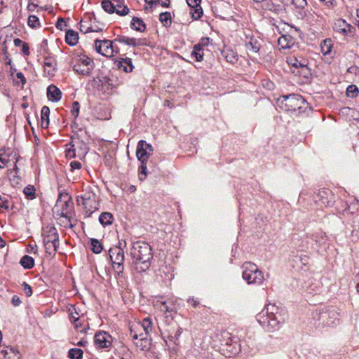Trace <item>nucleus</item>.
<instances>
[{
  "label": "nucleus",
  "instance_id": "f257e3e1",
  "mask_svg": "<svg viewBox=\"0 0 359 359\" xmlns=\"http://www.w3.org/2000/svg\"><path fill=\"white\" fill-rule=\"evenodd\" d=\"M130 255L133 259L134 269L137 273L144 272L149 269L153 259V252L147 243H133L130 250Z\"/></svg>",
  "mask_w": 359,
  "mask_h": 359
},
{
  "label": "nucleus",
  "instance_id": "f03ea898",
  "mask_svg": "<svg viewBox=\"0 0 359 359\" xmlns=\"http://www.w3.org/2000/svg\"><path fill=\"white\" fill-rule=\"evenodd\" d=\"M313 318L318 321V325L323 327H334L340 323V313L334 307H330L316 312Z\"/></svg>",
  "mask_w": 359,
  "mask_h": 359
},
{
  "label": "nucleus",
  "instance_id": "7ed1b4c3",
  "mask_svg": "<svg viewBox=\"0 0 359 359\" xmlns=\"http://www.w3.org/2000/svg\"><path fill=\"white\" fill-rule=\"evenodd\" d=\"M264 313H259L257 316L258 323L269 332L278 329L279 325L285 322L287 318V313L284 308L281 307L271 318H264Z\"/></svg>",
  "mask_w": 359,
  "mask_h": 359
},
{
  "label": "nucleus",
  "instance_id": "20e7f679",
  "mask_svg": "<svg viewBox=\"0 0 359 359\" xmlns=\"http://www.w3.org/2000/svg\"><path fill=\"white\" fill-rule=\"evenodd\" d=\"M278 102L282 109L288 111H302L305 109L304 105L307 104L302 96L297 94L283 95L279 98Z\"/></svg>",
  "mask_w": 359,
  "mask_h": 359
},
{
  "label": "nucleus",
  "instance_id": "39448f33",
  "mask_svg": "<svg viewBox=\"0 0 359 359\" xmlns=\"http://www.w3.org/2000/svg\"><path fill=\"white\" fill-rule=\"evenodd\" d=\"M243 278L248 284L260 285L262 283L264 276L256 264L252 262H245L243 265Z\"/></svg>",
  "mask_w": 359,
  "mask_h": 359
},
{
  "label": "nucleus",
  "instance_id": "423d86ee",
  "mask_svg": "<svg viewBox=\"0 0 359 359\" xmlns=\"http://www.w3.org/2000/svg\"><path fill=\"white\" fill-rule=\"evenodd\" d=\"M74 72L83 76L90 75L93 69V60L86 55H77L70 63Z\"/></svg>",
  "mask_w": 359,
  "mask_h": 359
},
{
  "label": "nucleus",
  "instance_id": "0eeeda50",
  "mask_svg": "<svg viewBox=\"0 0 359 359\" xmlns=\"http://www.w3.org/2000/svg\"><path fill=\"white\" fill-rule=\"evenodd\" d=\"M109 255L114 270L118 273H122L124 269L123 262L125 259L123 248L118 247L111 248Z\"/></svg>",
  "mask_w": 359,
  "mask_h": 359
},
{
  "label": "nucleus",
  "instance_id": "6e6552de",
  "mask_svg": "<svg viewBox=\"0 0 359 359\" xmlns=\"http://www.w3.org/2000/svg\"><path fill=\"white\" fill-rule=\"evenodd\" d=\"M18 154L11 149H0V168L5 167L17 168Z\"/></svg>",
  "mask_w": 359,
  "mask_h": 359
},
{
  "label": "nucleus",
  "instance_id": "1a4fd4ad",
  "mask_svg": "<svg viewBox=\"0 0 359 359\" xmlns=\"http://www.w3.org/2000/svg\"><path fill=\"white\" fill-rule=\"evenodd\" d=\"M130 336L134 340V344L137 348L144 351L150 349L151 339L147 338L149 335L143 334L142 332L137 334L136 331L130 328Z\"/></svg>",
  "mask_w": 359,
  "mask_h": 359
},
{
  "label": "nucleus",
  "instance_id": "9d476101",
  "mask_svg": "<svg viewBox=\"0 0 359 359\" xmlns=\"http://www.w3.org/2000/svg\"><path fill=\"white\" fill-rule=\"evenodd\" d=\"M74 210V203L71 198H68L67 201L64 202V204H62V209L60 213L61 217L65 218L66 222L65 224V226L72 227L73 225L70 223V218L73 214Z\"/></svg>",
  "mask_w": 359,
  "mask_h": 359
},
{
  "label": "nucleus",
  "instance_id": "9b49d317",
  "mask_svg": "<svg viewBox=\"0 0 359 359\" xmlns=\"http://www.w3.org/2000/svg\"><path fill=\"white\" fill-rule=\"evenodd\" d=\"M112 41L104 39H96L95 41V50L102 55L106 57H112V52H110Z\"/></svg>",
  "mask_w": 359,
  "mask_h": 359
},
{
  "label": "nucleus",
  "instance_id": "f8f14e48",
  "mask_svg": "<svg viewBox=\"0 0 359 359\" xmlns=\"http://www.w3.org/2000/svg\"><path fill=\"white\" fill-rule=\"evenodd\" d=\"M94 341L95 345L100 348H109L111 345V337L104 331L96 333Z\"/></svg>",
  "mask_w": 359,
  "mask_h": 359
},
{
  "label": "nucleus",
  "instance_id": "ddd939ff",
  "mask_svg": "<svg viewBox=\"0 0 359 359\" xmlns=\"http://www.w3.org/2000/svg\"><path fill=\"white\" fill-rule=\"evenodd\" d=\"M43 242L50 243V241L59 243V236L57 229L53 226H46L42 230Z\"/></svg>",
  "mask_w": 359,
  "mask_h": 359
},
{
  "label": "nucleus",
  "instance_id": "4468645a",
  "mask_svg": "<svg viewBox=\"0 0 359 359\" xmlns=\"http://www.w3.org/2000/svg\"><path fill=\"white\" fill-rule=\"evenodd\" d=\"M190 7L189 13L194 20H198L203 15V9L201 6V0H186Z\"/></svg>",
  "mask_w": 359,
  "mask_h": 359
},
{
  "label": "nucleus",
  "instance_id": "2eb2a0df",
  "mask_svg": "<svg viewBox=\"0 0 359 359\" xmlns=\"http://www.w3.org/2000/svg\"><path fill=\"white\" fill-rule=\"evenodd\" d=\"M331 198V191L326 189H322L316 194L315 201L321 205L330 206L332 203Z\"/></svg>",
  "mask_w": 359,
  "mask_h": 359
},
{
  "label": "nucleus",
  "instance_id": "dca6fc26",
  "mask_svg": "<svg viewBox=\"0 0 359 359\" xmlns=\"http://www.w3.org/2000/svg\"><path fill=\"white\" fill-rule=\"evenodd\" d=\"M334 29L344 36H348L353 34L354 28L345 20H338L334 23Z\"/></svg>",
  "mask_w": 359,
  "mask_h": 359
},
{
  "label": "nucleus",
  "instance_id": "f3484780",
  "mask_svg": "<svg viewBox=\"0 0 359 359\" xmlns=\"http://www.w3.org/2000/svg\"><path fill=\"white\" fill-rule=\"evenodd\" d=\"M0 359H21V354L15 347L6 346L0 351Z\"/></svg>",
  "mask_w": 359,
  "mask_h": 359
},
{
  "label": "nucleus",
  "instance_id": "a211bd4d",
  "mask_svg": "<svg viewBox=\"0 0 359 359\" xmlns=\"http://www.w3.org/2000/svg\"><path fill=\"white\" fill-rule=\"evenodd\" d=\"M91 17L90 15L85 16L79 23V29L83 34L89 32H102V29H94L91 24Z\"/></svg>",
  "mask_w": 359,
  "mask_h": 359
},
{
  "label": "nucleus",
  "instance_id": "6ab92c4d",
  "mask_svg": "<svg viewBox=\"0 0 359 359\" xmlns=\"http://www.w3.org/2000/svg\"><path fill=\"white\" fill-rule=\"evenodd\" d=\"M57 62L52 57H46L43 62L44 73L48 76H53L56 71Z\"/></svg>",
  "mask_w": 359,
  "mask_h": 359
},
{
  "label": "nucleus",
  "instance_id": "aec40b11",
  "mask_svg": "<svg viewBox=\"0 0 359 359\" xmlns=\"http://www.w3.org/2000/svg\"><path fill=\"white\" fill-rule=\"evenodd\" d=\"M47 97L52 102H58L62 97V92L57 86L52 84L47 88Z\"/></svg>",
  "mask_w": 359,
  "mask_h": 359
},
{
  "label": "nucleus",
  "instance_id": "412c9836",
  "mask_svg": "<svg viewBox=\"0 0 359 359\" xmlns=\"http://www.w3.org/2000/svg\"><path fill=\"white\" fill-rule=\"evenodd\" d=\"M288 65L290 66H291L292 67H295V68H300L302 69V71L304 70H307V65H308V62L306 60L304 59H298L297 57L295 56H290L287 58V60Z\"/></svg>",
  "mask_w": 359,
  "mask_h": 359
},
{
  "label": "nucleus",
  "instance_id": "4be33fe9",
  "mask_svg": "<svg viewBox=\"0 0 359 359\" xmlns=\"http://www.w3.org/2000/svg\"><path fill=\"white\" fill-rule=\"evenodd\" d=\"M130 328H133V330L136 331L137 330L141 328L144 331L145 334L149 335V333L152 331V322L151 319L149 317L144 318L141 324H137L136 325H133Z\"/></svg>",
  "mask_w": 359,
  "mask_h": 359
},
{
  "label": "nucleus",
  "instance_id": "5701e85b",
  "mask_svg": "<svg viewBox=\"0 0 359 359\" xmlns=\"http://www.w3.org/2000/svg\"><path fill=\"white\" fill-rule=\"evenodd\" d=\"M116 64L118 69H123L127 73L131 72L134 69L132 60L129 57L122 58L121 60L116 61Z\"/></svg>",
  "mask_w": 359,
  "mask_h": 359
},
{
  "label": "nucleus",
  "instance_id": "b1692460",
  "mask_svg": "<svg viewBox=\"0 0 359 359\" xmlns=\"http://www.w3.org/2000/svg\"><path fill=\"white\" fill-rule=\"evenodd\" d=\"M115 41L118 43H124L128 46H130L133 47L138 46L142 45L140 43V40L136 39L135 38H130L123 35H118Z\"/></svg>",
  "mask_w": 359,
  "mask_h": 359
},
{
  "label": "nucleus",
  "instance_id": "393cba45",
  "mask_svg": "<svg viewBox=\"0 0 359 359\" xmlns=\"http://www.w3.org/2000/svg\"><path fill=\"white\" fill-rule=\"evenodd\" d=\"M278 44L282 49L290 48L294 44L293 39L290 35H282L278 40Z\"/></svg>",
  "mask_w": 359,
  "mask_h": 359
},
{
  "label": "nucleus",
  "instance_id": "a878e982",
  "mask_svg": "<svg viewBox=\"0 0 359 359\" xmlns=\"http://www.w3.org/2000/svg\"><path fill=\"white\" fill-rule=\"evenodd\" d=\"M130 27L136 31L143 32L146 30V25L144 21L137 17H133L130 22Z\"/></svg>",
  "mask_w": 359,
  "mask_h": 359
},
{
  "label": "nucleus",
  "instance_id": "bb28decb",
  "mask_svg": "<svg viewBox=\"0 0 359 359\" xmlns=\"http://www.w3.org/2000/svg\"><path fill=\"white\" fill-rule=\"evenodd\" d=\"M136 156L140 162H147V160L150 156L149 151H147V150L144 149L143 146H142L139 142L137 146Z\"/></svg>",
  "mask_w": 359,
  "mask_h": 359
},
{
  "label": "nucleus",
  "instance_id": "cd10ccee",
  "mask_svg": "<svg viewBox=\"0 0 359 359\" xmlns=\"http://www.w3.org/2000/svg\"><path fill=\"white\" fill-rule=\"evenodd\" d=\"M280 306H278L276 305L275 304H268L264 309H263L260 313H264V318H267L268 319L271 318L274 314L279 311L280 309Z\"/></svg>",
  "mask_w": 359,
  "mask_h": 359
},
{
  "label": "nucleus",
  "instance_id": "c85d7f7f",
  "mask_svg": "<svg viewBox=\"0 0 359 359\" xmlns=\"http://www.w3.org/2000/svg\"><path fill=\"white\" fill-rule=\"evenodd\" d=\"M280 306H278L276 305L275 304H268L264 309H263L260 313H264V318H267L268 319L271 318L274 314L279 311L280 309Z\"/></svg>",
  "mask_w": 359,
  "mask_h": 359
},
{
  "label": "nucleus",
  "instance_id": "c756f323",
  "mask_svg": "<svg viewBox=\"0 0 359 359\" xmlns=\"http://www.w3.org/2000/svg\"><path fill=\"white\" fill-rule=\"evenodd\" d=\"M222 55L226 58V60L231 64L236 63L238 60V54L231 49L224 50Z\"/></svg>",
  "mask_w": 359,
  "mask_h": 359
},
{
  "label": "nucleus",
  "instance_id": "7c9ffc66",
  "mask_svg": "<svg viewBox=\"0 0 359 359\" xmlns=\"http://www.w3.org/2000/svg\"><path fill=\"white\" fill-rule=\"evenodd\" d=\"M78 40L79 34L76 32L69 29L66 32L65 41L68 45L73 46L77 43Z\"/></svg>",
  "mask_w": 359,
  "mask_h": 359
},
{
  "label": "nucleus",
  "instance_id": "2f4dec72",
  "mask_svg": "<svg viewBox=\"0 0 359 359\" xmlns=\"http://www.w3.org/2000/svg\"><path fill=\"white\" fill-rule=\"evenodd\" d=\"M50 109L47 106H43L41 111V127L46 128L49 125Z\"/></svg>",
  "mask_w": 359,
  "mask_h": 359
},
{
  "label": "nucleus",
  "instance_id": "473e14b6",
  "mask_svg": "<svg viewBox=\"0 0 359 359\" xmlns=\"http://www.w3.org/2000/svg\"><path fill=\"white\" fill-rule=\"evenodd\" d=\"M114 2L112 3L110 0H102L101 2L102 8L109 14L114 13L116 6H118V1Z\"/></svg>",
  "mask_w": 359,
  "mask_h": 359
},
{
  "label": "nucleus",
  "instance_id": "72a5a7b5",
  "mask_svg": "<svg viewBox=\"0 0 359 359\" xmlns=\"http://www.w3.org/2000/svg\"><path fill=\"white\" fill-rule=\"evenodd\" d=\"M113 220L114 216L111 212H102L99 217V222L104 226L111 224Z\"/></svg>",
  "mask_w": 359,
  "mask_h": 359
},
{
  "label": "nucleus",
  "instance_id": "f704fd0d",
  "mask_svg": "<svg viewBox=\"0 0 359 359\" xmlns=\"http://www.w3.org/2000/svg\"><path fill=\"white\" fill-rule=\"evenodd\" d=\"M333 43L331 39H325L320 43L321 52L324 55H329L332 49Z\"/></svg>",
  "mask_w": 359,
  "mask_h": 359
},
{
  "label": "nucleus",
  "instance_id": "c9c22d12",
  "mask_svg": "<svg viewBox=\"0 0 359 359\" xmlns=\"http://www.w3.org/2000/svg\"><path fill=\"white\" fill-rule=\"evenodd\" d=\"M46 252L50 256H54L59 247V243H55V242L50 241V243L43 242Z\"/></svg>",
  "mask_w": 359,
  "mask_h": 359
},
{
  "label": "nucleus",
  "instance_id": "e433bc0d",
  "mask_svg": "<svg viewBox=\"0 0 359 359\" xmlns=\"http://www.w3.org/2000/svg\"><path fill=\"white\" fill-rule=\"evenodd\" d=\"M20 263L25 269H30L34 265V260L32 257L25 255L21 258Z\"/></svg>",
  "mask_w": 359,
  "mask_h": 359
},
{
  "label": "nucleus",
  "instance_id": "4c0bfd02",
  "mask_svg": "<svg viewBox=\"0 0 359 359\" xmlns=\"http://www.w3.org/2000/svg\"><path fill=\"white\" fill-rule=\"evenodd\" d=\"M159 20L164 27H170L172 23L170 13H169V12L161 13L159 15Z\"/></svg>",
  "mask_w": 359,
  "mask_h": 359
},
{
  "label": "nucleus",
  "instance_id": "58836bf2",
  "mask_svg": "<svg viewBox=\"0 0 359 359\" xmlns=\"http://www.w3.org/2000/svg\"><path fill=\"white\" fill-rule=\"evenodd\" d=\"M83 351L81 348H71L68 352V356L70 359H82Z\"/></svg>",
  "mask_w": 359,
  "mask_h": 359
},
{
  "label": "nucleus",
  "instance_id": "ea45409f",
  "mask_svg": "<svg viewBox=\"0 0 359 359\" xmlns=\"http://www.w3.org/2000/svg\"><path fill=\"white\" fill-rule=\"evenodd\" d=\"M247 48L253 53H257L260 48V44L257 40L251 39L247 44Z\"/></svg>",
  "mask_w": 359,
  "mask_h": 359
},
{
  "label": "nucleus",
  "instance_id": "a19ab883",
  "mask_svg": "<svg viewBox=\"0 0 359 359\" xmlns=\"http://www.w3.org/2000/svg\"><path fill=\"white\" fill-rule=\"evenodd\" d=\"M114 13L121 16H125L129 13V8L126 5H122L118 1V6L114 8Z\"/></svg>",
  "mask_w": 359,
  "mask_h": 359
},
{
  "label": "nucleus",
  "instance_id": "79ce46f5",
  "mask_svg": "<svg viewBox=\"0 0 359 359\" xmlns=\"http://www.w3.org/2000/svg\"><path fill=\"white\" fill-rule=\"evenodd\" d=\"M90 243L92 246V251L94 253L98 254L102 252L103 248L101 243L98 240L95 238H92L90 240Z\"/></svg>",
  "mask_w": 359,
  "mask_h": 359
},
{
  "label": "nucleus",
  "instance_id": "37998d69",
  "mask_svg": "<svg viewBox=\"0 0 359 359\" xmlns=\"http://www.w3.org/2000/svg\"><path fill=\"white\" fill-rule=\"evenodd\" d=\"M209 43H210L209 37H203L202 39H201V40L198 41V43H197L196 44H195L194 46V49H196V50H203L204 48L208 46Z\"/></svg>",
  "mask_w": 359,
  "mask_h": 359
},
{
  "label": "nucleus",
  "instance_id": "c03bdc74",
  "mask_svg": "<svg viewBox=\"0 0 359 359\" xmlns=\"http://www.w3.org/2000/svg\"><path fill=\"white\" fill-rule=\"evenodd\" d=\"M320 284L319 282L311 283V284L306 288L309 293L316 294L320 291Z\"/></svg>",
  "mask_w": 359,
  "mask_h": 359
},
{
  "label": "nucleus",
  "instance_id": "a18cd8bd",
  "mask_svg": "<svg viewBox=\"0 0 359 359\" xmlns=\"http://www.w3.org/2000/svg\"><path fill=\"white\" fill-rule=\"evenodd\" d=\"M295 258L294 262L297 266L301 264L302 266H306L309 264V257L306 255L297 256Z\"/></svg>",
  "mask_w": 359,
  "mask_h": 359
},
{
  "label": "nucleus",
  "instance_id": "49530a36",
  "mask_svg": "<svg viewBox=\"0 0 359 359\" xmlns=\"http://www.w3.org/2000/svg\"><path fill=\"white\" fill-rule=\"evenodd\" d=\"M27 24L32 28H37L41 26L38 17L34 15L29 16Z\"/></svg>",
  "mask_w": 359,
  "mask_h": 359
},
{
  "label": "nucleus",
  "instance_id": "de8ad7c7",
  "mask_svg": "<svg viewBox=\"0 0 359 359\" xmlns=\"http://www.w3.org/2000/svg\"><path fill=\"white\" fill-rule=\"evenodd\" d=\"M35 191L34 186L29 185L25 187L23 192L28 199H33L35 197Z\"/></svg>",
  "mask_w": 359,
  "mask_h": 359
},
{
  "label": "nucleus",
  "instance_id": "09e8293b",
  "mask_svg": "<svg viewBox=\"0 0 359 359\" xmlns=\"http://www.w3.org/2000/svg\"><path fill=\"white\" fill-rule=\"evenodd\" d=\"M359 93V90L355 85H350L346 89V95L350 97H355Z\"/></svg>",
  "mask_w": 359,
  "mask_h": 359
},
{
  "label": "nucleus",
  "instance_id": "8fccbe9b",
  "mask_svg": "<svg viewBox=\"0 0 359 359\" xmlns=\"http://www.w3.org/2000/svg\"><path fill=\"white\" fill-rule=\"evenodd\" d=\"M138 172L140 180H144L147 175V162H141V165L139 167Z\"/></svg>",
  "mask_w": 359,
  "mask_h": 359
},
{
  "label": "nucleus",
  "instance_id": "3c124183",
  "mask_svg": "<svg viewBox=\"0 0 359 359\" xmlns=\"http://www.w3.org/2000/svg\"><path fill=\"white\" fill-rule=\"evenodd\" d=\"M291 4H292L295 8L299 10H304L307 6L306 0H291Z\"/></svg>",
  "mask_w": 359,
  "mask_h": 359
},
{
  "label": "nucleus",
  "instance_id": "603ef678",
  "mask_svg": "<svg viewBox=\"0 0 359 359\" xmlns=\"http://www.w3.org/2000/svg\"><path fill=\"white\" fill-rule=\"evenodd\" d=\"M79 110H80V104H79V102L74 101L72 103V109H71L72 115L74 116V118H76L79 116Z\"/></svg>",
  "mask_w": 359,
  "mask_h": 359
},
{
  "label": "nucleus",
  "instance_id": "864d4df0",
  "mask_svg": "<svg viewBox=\"0 0 359 359\" xmlns=\"http://www.w3.org/2000/svg\"><path fill=\"white\" fill-rule=\"evenodd\" d=\"M191 55L194 56L196 61L201 62L203 60V50H196V49H194V47L193 51L191 52Z\"/></svg>",
  "mask_w": 359,
  "mask_h": 359
},
{
  "label": "nucleus",
  "instance_id": "5fc2aeb1",
  "mask_svg": "<svg viewBox=\"0 0 359 359\" xmlns=\"http://www.w3.org/2000/svg\"><path fill=\"white\" fill-rule=\"evenodd\" d=\"M90 199V195L89 194H86L83 196H81V199L79 201L81 202L82 205L85 206L86 208L89 205V201Z\"/></svg>",
  "mask_w": 359,
  "mask_h": 359
},
{
  "label": "nucleus",
  "instance_id": "6e6d98bb",
  "mask_svg": "<svg viewBox=\"0 0 359 359\" xmlns=\"http://www.w3.org/2000/svg\"><path fill=\"white\" fill-rule=\"evenodd\" d=\"M22 289L27 297H30L32 294V289L26 282L22 284Z\"/></svg>",
  "mask_w": 359,
  "mask_h": 359
},
{
  "label": "nucleus",
  "instance_id": "4d7b16f0",
  "mask_svg": "<svg viewBox=\"0 0 359 359\" xmlns=\"http://www.w3.org/2000/svg\"><path fill=\"white\" fill-rule=\"evenodd\" d=\"M139 143L143 146V148L145 149L146 150H147V151H149V155L151 156L153 151H154V149H153V147L151 146V144H148L146 141L144 140H140L139 141Z\"/></svg>",
  "mask_w": 359,
  "mask_h": 359
},
{
  "label": "nucleus",
  "instance_id": "13d9d810",
  "mask_svg": "<svg viewBox=\"0 0 359 359\" xmlns=\"http://www.w3.org/2000/svg\"><path fill=\"white\" fill-rule=\"evenodd\" d=\"M187 302L189 303L194 308H196L199 304L200 302L198 299H195L194 297H191L189 299H187Z\"/></svg>",
  "mask_w": 359,
  "mask_h": 359
},
{
  "label": "nucleus",
  "instance_id": "bf43d9fd",
  "mask_svg": "<svg viewBox=\"0 0 359 359\" xmlns=\"http://www.w3.org/2000/svg\"><path fill=\"white\" fill-rule=\"evenodd\" d=\"M71 170H80L81 168V163L79 161H73L70 163Z\"/></svg>",
  "mask_w": 359,
  "mask_h": 359
},
{
  "label": "nucleus",
  "instance_id": "052dcab7",
  "mask_svg": "<svg viewBox=\"0 0 359 359\" xmlns=\"http://www.w3.org/2000/svg\"><path fill=\"white\" fill-rule=\"evenodd\" d=\"M102 83L107 86V88L108 90L114 88L111 79L108 77H103Z\"/></svg>",
  "mask_w": 359,
  "mask_h": 359
},
{
  "label": "nucleus",
  "instance_id": "680f3d73",
  "mask_svg": "<svg viewBox=\"0 0 359 359\" xmlns=\"http://www.w3.org/2000/svg\"><path fill=\"white\" fill-rule=\"evenodd\" d=\"M116 42L117 41H115V39L112 42L111 48L110 50V52H112V56L119 53V48L116 45Z\"/></svg>",
  "mask_w": 359,
  "mask_h": 359
},
{
  "label": "nucleus",
  "instance_id": "e2e57ef3",
  "mask_svg": "<svg viewBox=\"0 0 359 359\" xmlns=\"http://www.w3.org/2000/svg\"><path fill=\"white\" fill-rule=\"evenodd\" d=\"M347 72L354 75H357L359 74V67L355 65H353L348 69Z\"/></svg>",
  "mask_w": 359,
  "mask_h": 359
},
{
  "label": "nucleus",
  "instance_id": "0e129e2a",
  "mask_svg": "<svg viewBox=\"0 0 359 359\" xmlns=\"http://www.w3.org/2000/svg\"><path fill=\"white\" fill-rule=\"evenodd\" d=\"M159 309L165 312H170L172 311V309H170L168 306L167 305V303L165 302H161V305L159 306Z\"/></svg>",
  "mask_w": 359,
  "mask_h": 359
},
{
  "label": "nucleus",
  "instance_id": "69168bd1",
  "mask_svg": "<svg viewBox=\"0 0 359 359\" xmlns=\"http://www.w3.org/2000/svg\"><path fill=\"white\" fill-rule=\"evenodd\" d=\"M11 302L13 306H18L21 304V300L18 295H13L12 297Z\"/></svg>",
  "mask_w": 359,
  "mask_h": 359
},
{
  "label": "nucleus",
  "instance_id": "338daca9",
  "mask_svg": "<svg viewBox=\"0 0 359 359\" xmlns=\"http://www.w3.org/2000/svg\"><path fill=\"white\" fill-rule=\"evenodd\" d=\"M64 26H66L65 21L62 18L58 19L57 24H56L57 28L62 30L63 29Z\"/></svg>",
  "mask_w": 359,
  "mask_h": 359
},
{
  "label": "nucleus",
  "instance_id": "774afa93",
  "mask_svg": "<svg viewBox=\"0 0 359 359\" xmlns=\"http://www.w3.org/2000/svg\"><path fill=\"white\" fill-rule=\"evenodd\" d=\"M22 51L25 55H29V46L27 43H23L22 46Z\"/></svg>",
  "mask_w": 359,
  "mask_h": 359
}]
</instances>
